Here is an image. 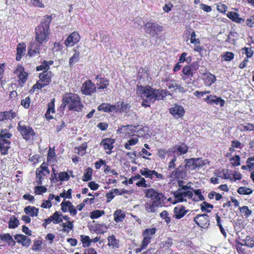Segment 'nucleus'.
<instances>
[{"instance_id": "nucleus-1", "label": "nucleus", "mask_w": 254, "mask_h": 254, "mask_svg": "<svg viewBox=\"0 0 254 254\" xmlns=\"http://www.w3.org/2000/svg\"><path fill=\"white\" fill-rule=\"evenodd\" d=\"M137 93L142 97L146 98L148 100L154 101L155 100H163L167 96V91L163 89H154L150 86H137Z\"/></svg>"}, {"instance_id": "nucleus-2", "label": "nucleus", "mask_w": 254, "mask_h": 254, "mask_svg": "<svg viewBox=\"0 0 254 254\" xmlns=\"http://www.w3.org/2000/svg\"><path fill=\"white\" fill-rule=\"evenodd\" d=\"M51 21L50 16H46L41 23L35 29V40L38 42L45 43L48 41L50 33L49 25Z\"/></svg>"}, {"instance_id": "nucleus-3", "label": "nucleus", "mask_w": 254, "mask_h": 254, "mask_svg": "<svg viewBox=\"0 0 254 254\" xmlns=\"http://www.w3.org/2000/svg\"><path fill=\"white\" fill-rule=\"evenodd\" d=\"M183 183L182 181L178 182L179 188L173 193L175 200L174 203L187 201V198H191L193 196V188L190 183L186 185H183Z\"/></svg>"}, {"instance_id": "nucleus-4", "label": "nucleus", "mask_w": 254, "mask_h": 254, "mask_svg": "<svg viewBox=\"0 0 254 254\" xmlns=\"http://www.w3.org/2000/svg\"><path fill=\"white\" fill-rule=\"evenodd\" d=\"M61 107L64 108L67 105H69L70 110L80 112L82 110L83 105L80 101V98L76 95L71 93L65 94L63 98Z\"/></svg>"}, {"instance_id": "nucleus-5", "label": "nucleus", "mask_w": 254, "mask_h": 254, "mask_svg": "<svg viewBox=\"0 0 254 254\" xmlns=\"http://www.w3.org/2000/svg\"><path fill=\"white\" fill-rule=\"evenodd\" d=\"M145 197L150 198V200L160 207L163 206L165 203L166 197L165 195L153 189L145 190Z\"/></svg>"}, {"instance_id": "nucleus-6", "label": "nucleus", "mask_w": 254, "mask_h": 254, "mask_svg": "<svg viewBox=\"0 0 254 254\" xmlns=\"http://www.w3.org/2000/svg\"><path fill=\"white\" fill-rule=\"evenodd\" d=\"M11 134L8 132L7 129L1 130L0 133V151L2 154L7 153L9 148L10 141L8 140L10 138Z\"/></svg>"}, {"instance_id": "nucleus-7", "label": "nucleus", "mask_w": 254, "mask_h": 254, "mask_svg": "<svg viewBox=\"0 0 254 254\" xmlns=\"http://www.w3.org/2000/svg\"><path fill=\"white\" fill-rule=\"evenodd\" d=\"M144 29L147 34L150 36L155 37L159 35L163 31V27L156 22L149 21L145 24Z\"/></svg>"}, {"instance_id": "nucleus-8", "label": "nucleus", "mask_w": 254, "mask_h": 254, "mask_svg": "<svg viewBox=\"0 0 254 254\" xmlns=\"http://www.w3.org/2000/svg\"><path fill=\"white\" fill-rule=\"evenodd\" d=\"M44 43H41L35 40L34 41L31 42L28 47V55L30 57L35 56L36 55L39 54L43 49L45 51V49L44 46L43 45Z\"/></svg>"}, {"instance_id": "nucleus-9", "label": "nucleus", "mask_w": 254, "mask_h": 254, "mask_svg": "<svg viewBox=\"0 0 254 254\" xmlns=\"http://www.w3.org/2000/svg\"><path fill=\"white\" fill-rule=\"evenodd\" d=\"M88 48L84 45L83 46H77L74 49V54L69 59V63L72 65L76 63L79 59L80 55H86L87 53Z\"/></svg>"}, {"instance_id": "nucleus-10", "label": "nucleus", "mask_w": 254, "mask_h": 254, "mask_svg": "<svg viewBox=\"0 0 254 254\" xmlns=\"http://www.w3.org/2000/svg\"><path fill=\"white\" fill-rule=\"evenodd\" d=\"M81 91L85 95L91 96L96 91V88L95 84L89 80L82 84Z\"/></svg>"}, {"instance_id": "nucleus-11", "label": "nucleus", "mask_w": 254, "mask_h": 254, "mask_svg": "<svg viewBox=\"0 0 254 254\" xmlns=\"http://www.w3.org/2000/svg\"><path fill=\"white\" fill-rule=\"evenodd\" d=\"M156 228L146 229L143 232V239L141 242L143 248H147L148 245L151 242L153 236L155 234Z\"/></svg>"}, {"instance_id": "nucleus-12", "label": "nucleus", "mask_w": 254, "mask_h": 254, "mask_svg": "<svg viewBox=\"0 0 254 254\" xmlns=\"http://www.w3.org/2000/svg\"><path fill=\"white\" fill-rule=\"evenodd\" d=\"M18 129L25 139H29L34 134V130L32 128L24 125H22L21 123H19Z\"/></svg>"}, {"instance_id": "nucleus-13", "label": "nucleus", "mask_w": 254, "mask_h": 254, "mask_svg": "<svg viewBox=\"0 0 254 254\" xmlns=\"http://www.w3.org/2000/svg\"><path fill=\"white\" fill-rule=\"evenodd\" d=\"M186 167L190 169H195L197 168L202 167L204 164V162L200 158H190L186 159Z\"/></svg>"}, {"instance_id": "nucleus-14", "label": "nucleus", "mask_w": 254, "mask_h": 254, "mask_svg": "<svg viewBox=\"0 0 254 254\" xmlns=\"http://www.w3.org/2000/svg\"><path fill=\"white\" fill-rule=\"evenodd\" d=\"M195 223L201 228H206L209 224L208 215L207 214H199L194 218Z\"/></svg>"}, {"instance_id": "nucleus-15", "label": "nucleus", "mask_w": 254, "mask_h": 254, "mask_svg": "<svg viewBox=\"0 0 254 254\" xmlns=\"http://www.w3.org/2000/svg\"><path fill=\"white\" fill-rule=\"evenodd\" d=\"M207 103L210 105H219L221 107L224 106L225 101L221 97H217L215 95H210L207 96L205 99Z\"/></svg>"}, {"instance_id": "nucleus-16", "label": "nucleus", "mask_w": 254, "mask_h": 254, "mask_svg": "<svg viewBox=\"0 0 254 254\" xmlns=\"http://www.w3.org/2000/svg\"><path fill=\"white\" fill-rule=\"evenodd\" d=\"M80 39V37L77 32H73L66 38L64 41V44L66 47L73 46L78 43Z\"/></svg>"}, {"instance_id": "nucleus-17", "label": "nucleus", "mask_w": 254, "mask_h": 254, "mask_svg": "<svg viewBox=\"0 0 254 254\" xmlns=\"http://www.w3.org/2000/svg\"><path fill=\"white\" fill-rule=\"evenodd\" d=\"M140 173L141 175L145 176L147 178L153 179L155 176L156 178L162 179L163 175L158 173L155 170H151L148 168H144L140 170Z\"/></svg>"}, {"instance_id": "nucleus-18", "label": "nucleus", "mask_w": 254, "mask_h": 254, "mask_svg": "<svg viewBox=\"0 0 254 254\" xmlns=\"http://www.w3.org/2000/svg\"><path fill=\"white\" fill-rule=\"evenodd\" d=\"M16 116V113L12 111H5L0 113V125L3 123H6L8 120H11Z\"/></svg>"}, {"instance_id": "nucleus-19", "label": "nucleus", "mask_w": 254, "mask_h": 254, "mask_svg": "<svg viewBox=\"0 0 254 254\" xmlns=\"http://www.w3.org/2000/svg\"><path fill=\"white\" fill-rule=\"evenodd\" d=\"M170 113L176 118H180L183 116L185 113L184 108L180 105H175L169 109Z\"/></svg>"}, {"instance_id": "nucleus-20", "label": "nucleus", "mask_w": 254, "mask_h": 254, "mask_svg": "<svg viewBox=\"0 0 254 254\" xmlns=\"http://www.w3.org/2000/svg\"><path fill=\"white\" fill-rule=\"evenodd\" d=\"M52 75L51 71L44 70L39 74L40 81L44 83V85H48L51 81Z\"/></svg>"}, {"instance_id": "nucleus-21", "label": "nucleus", "mask_w": 254, "mask_h": 254, "mask_svg": "<svg viewBox=\"0 0 254 254\" xmlns=\"http://www.w3.org/2000/svg\"><path fill=\"white\" fill-rule=\"evenodd\" d=\"M96 85L98 89H104L106 88L109 85V80L105 78L101 77L97 75L96 77Z\"/></svg>"}, {"instance_id": "nucleus-22", "label": "nucleus", "mask_w": 254, "mask_h": 254, "mask_svg": "<svg viewBox=\"0 0 254 254\" xmlns=\"http://www.w3.org/2000/svg\"><path fill=\"white\" fill-rule=\"evenodd\" d=\"M159 207H161L151 200L148 201L145 204V209L148 213H156Z\"/></svg>"}, {"instance_id": "nucleus-23", "label": "nucleus", "mask_w": 254, "mask_h": 254, "mask_svg": "<svg viewBox=\"0 0 254 254\" xmlns=\"http://www.w3.org/2000/svg\"><path fill=\"white\" fill-rule=\"evenodd\" d=\"M14 239L18 243H21L23 246L29 247L31 240L27 237L22 234H17L14 236Z\"/></svg>"}, {"instance_id": "nucleus-24", "label": "nucleus", "mask_w": 254, "mask_h": 254, "mask_svg": "<svg viewBox=\"0 0 254 254\" xmlns=\"http://www.w3.org/2000/svg\"><path fill=\"white\" fill-rule=\"evenodd\" d=\"M108 245L112 249L116 250L120 247V241L116 239L114 235L109 236L108 237Z\"/></svg>"}, {"instance_id": "nucleus-25", "label": "nucleus", "mask_w": 254, "mask_h": 254, "mask_svg": "<svg viewBox=\"0 0 254 254\" xmlns=\"http://www.w3.org/2000/svg\"><path fill=\"white\" fill-rule=\"evenodd\" d=\"M188 210H185V207L183 206H177L174 209L175 217L176 219H181L185 216Z\"/></svg>"}, {"instance_id": "nucleus-26", "label": "nucleus", "mask_w": 254, "mask_h": 254, "mask_svg": "<svg viewBox=\"0 0 254 254\" xmlns=\"http://www.w3.org/2000/svg\"><path fill=\"white\" fill-rule=\"evenodd\" d=\"M114 143V139L110 138H107L102 140L100 143V145L103 146L105 150H109L110 151L113 148V144Z\"/></svg>"}, {"instance_id": "nucleus-27", "label": "nucleus", "mask_w": 254, "mask_h": 254, "mask_svg": "<svg viewBox=\"0 0 254 254\" xmlns=\"http://www.w3.org/2000/svg\"><path fill=\"white\" fill-rule=\"evenodd\" d=\"M227 16L232 21L237 23H242L245 21V19L240 17L238 13L234 11L228 12Z\"/></svg>"}, {"instance_id": "nucleus-28", "label": "nucleus", "mask_w": 254, "mask_h": 254, "mask_svg": "<svg viewBox=\"0 0 254 254\" xmlns=\"http://www.w3.org/2000/svg\"><path fill=\"white\" fill-rule=\"evenodd\" d=\"M54 103L55 99H53L51 102L48 104V108L45 114V116L48 120H50L54 118L53 115L55 113Z\"/></svg>"}, {"instance_id": "nucleus-29", "label": "nucleus", "mask_w": 254, "mask_h": 254, "mask_svg": "<svg viewBox=\"0 0 254 254\" xmlns=\"http://www.w3.org/2000/svg\"><path fill=\"white\" fill-rule=\"evenodd\" d=\"M116 108L115 105H111L108 103H102L100 105H99L97 110L99 111H102L105 112L110 113L113 111H115Z\"/></svg>"}, {"instance_id": "nucleus-30", "label": "nucleus", "mask_w": 254, "mask_h": 254, "mask_svg": "<svg viewBox=\"0 0 254 254\" xmlns=\"http://www.w3.org/2000/svg\"><path fill=\"white\" fill-rule=\"evenodd\" d=\"M24 212L27 215L34 217L38 215L39 209L34 206H27L24 208Z\"/></svg>"}, {"instance_id": "nucleus-31", "label": "nucleus", "mask_w": 254, "mask_h": 254, "mask_svg": "<svg viewBox=\"0 0 254 254\" xmlns=\"http://www.w3.org/2000/svg\"><path fill=\"white\" fill-rule=\"evenodd\" d=\"M15 73L18 74L19 80H21L22 83L25 81L28 74L26 72L23 71V68L22 66H20L18 67V68L15 70Z\"/></svg>"}, {"instance_id": "nucleus-32", "label": "nucleus", "mask_w": 254, "mask_h": 254, "mask_svg": "<svg viewBox=\"0 0 254 254\" xmlns=\"http://www.w3.org/2000/svg\"><path fill=\"white\" fill-rule=\"evenodd\" d=\"M125 212L121 209L117 210L114 212V220L117 222H122L125 218Z\"/></svg>"}, {"instance_id": "nucleus-33", "label": "nucleus", "mask_w": 254, "mask_h": 254, "mask_svg": "<svg viewBox=\"0 0 254 254\" xmlns=\"http://www.w3.org/2000/svg\"><path fill=\"white\" fill-rule=\"evenodd\" d=\"M177 150L176 154L180 156L186 153L188 151V147L185 144L182 143L175 147Z\"/></svg>"}, {"instance_id": "nucleus-34", "label": "nucleus", "mask_w": 254, "mask_h": 254, "mask_svg": "<svg viewBox=\"0 0 254 254\" xmlns=\"http://www.w3.org/2000/svg\"><path fill=\"white\" fill-rule=\"evenodd\" d=\"M115 106L116 108L115 110V112H120V113L126 112L128 108H129L127 104H125L123 102H118Z\"/></svg>"}, {"instance_id": "nucleus-35", "label": "nucleus", "mask_w": 254, "mask_h": 254, "mask_svg": "<svg viewBox=\"0 0 254 254\" xmlns=\"http://www.w3.org/2000/svg\"><path fill=\"white\" fill-rule=\"evenodd\" d=\"M0 238L1 240L6 241L7 243L9 244V245L14 246L15 244V241L13 240V238L9 235V234H4L2 235H0Z\"/></svg>"}, {"instance_id": "nucleus-36", "label": "nucleus", "mask_w": 254, "mask_h": 254, "mask_svg": "<svg viewBox=\"0 0 254 254\" xmlns=\"http://www.w3.org/2000/svg\"><path fill=\"white\" fill-rule=\"evenodd\" d=\"M41 171L39 172L41 173V175L43 176L48 175L50 173V170L47 166V164L45 162H43L41 166L37 169L36 171Z\"/></svg>"}, {"instance_id": "nucleus-37", "label": "nucleus", "mask_w": 254, "mask_h": 254, "mask_svg": "<svg viewBox=\"0 0 254 254\" xmlns=\"http://www.w3.org/2000/svg\"><path fill=\"white\" fill-rule=\"evenodd\" d=\"M87 147V143H83L79 147L74 149L75 152L78 153L80 155L83 156L86 153Z\"/></svg>"}, {"instance_id": "nucleus-38", "label": "nucleus", "mask_w": 254, "mask_h": 254, "mask_svg": "<svg viewBox=\"0 0 254 254\" xmlns=\"http://www.w3.org/2000/svg\"><path fill=\"white\" fill-rule=\"evenodd\" d=\"M19 220L14 216H12L10 218L8 222V227L9 228H15L19 225Z\"/></svg>"}, {"instance_id": "nucleus-39", "label": "nucleus", "mask_w": 254, "mask_h": 254, "mask_svg": "<svg viewBox=\"0 0 254 254\" xmlns=\"http://www.w3.org/2000/svg\"><path fill=\"white\" fill-rule=\"evenodd\" d=\"M92 169L91 168H88L86 169L82 180L84 182H87L92 179Z\"/></svg>"}, {"instance_id": "nucleus-40", "label": "nucleus", "mask_w": 254, "mask_h": 254, "mask_svg": "<svg viewBox=\"0 0 254 254\" xmlns=\"http://www.w3.org/2000/svg\"><path fill=\"white\" fill-rule=\"evenodd\" d=\"M25 47L19 44L17 48V56L16 58V60L19 61L21 59L22 56L25 54Z\"/></svg>"}, {"instance_id": "nucleus-41", "label": "nucleus", "mask_w": 254, "mask_h": 254, "mask_svg": "<svg viewBox=\"0 0 254 254\" xmlns=\"http://www.w3.org/2000/svg\"><path fill=\"white\" fill-rule=\"evenodd\" d=\"M237 192L240 194L250 195L253 192V190L250 188L241 187L238 189Z\"/></svg>"}, {"instance_id": "nucleus-42", "label": "nucleus", "mask_w": 254, "mask_h": 254, "mask_svg": "<svg viewBox=\"0 0 254 254\" xmlns=\"http://www.w3.org/2000/svg\"><path fill=\"white\" fill-rule=\"evenodd\" d=\"M80 237L83 246L84 247H89L92 242V240L90 239L89 237L85 235H81Z\"/></svg>"}, {"instance_id": "nucleus-43", "label": "nucleus", "mask_w": 254, "mask_h": 254, "mask_svg": "<svg viewBox=\"0 0 254 254\" xmlns=\"http://www.w3.org/2000/svg\"><path fill=\"white\" fill-rule=\"evenodd\" d=\"M61 216H62V213H59V212L56 211L50 217L52 219V221H53L54 224H58L62 222L63 221L62 219L61 218Z\"/></svg>"}, {"instance_id": "nucleus-44", "label": "nucleus", "mask_w": 254, "mask_h": 254, "mask_svg": "<svg viewBox=\"0 0 254 254\" xmlns=\"http://www.w3.org/2000/svg\"><path fill=\"white\" fill-rule=\"evenodd\" d=\"M105 214L103 210H96L92 211L90 214V218L92 219H97Z\"/></svg>"}, {"instance_id": "nucleus-45", "label": "nucleus", "mask_w": 254, "mask_h": 254, "mask_svg": "<svg viewBox=\"0 0 254 254\" xmlns=\"http://www.w3.org/2000/svg\"><path fill=\"white\" fill-rule=\"evenodd\" d=\"M138 139L137 137H133L132 138H130L127 142L125 145V147L126 149L127 150H130V146H132L135 145L137 142H138Z\"/></svg>"}, {"instance_id": "nucleus-46", "label": "nucleus", "mask_w": 254, "mask_h": 254, "mask_svg": "<svg viewBox=\"0 0 254 254\" xmlns=\"http://www.w3.org/2000/svg\"><path fill=\"white\" fill-rule=\"evenodd\" d=\"M243 241L244 243L241 244L242 245H246L250 248H253L254 246V240L250 236H247Z\"/></svg>"}, {"instance_id": "nucleus-47", "label": "nucleus", "mask_w": 254, "mask_h": 254, "mask_svg": "<svg viewBox=\"0 0 254 254\" xmlns=\"http://www.w3.org/2000/svg\"><path fill=\"white\" fill-rule=\"evenodd\" d=\"M240 212L246 217H249L252 214V211L250 210L247 206H244L240 208Z\"/></svg>"}, {"instance_id": "nucleus-48", "label": "nucleus", "mask_w": 254, "mask_h": 254, "mask_svg": "<svg viewBox=\"0 0 254 254\" xmlns=\"http://www.w3.org/2000/svg\"><path fill=\"white\" fill-rule=\"evenodd\" d=\"M201 209L202 211H206L208 212H210V210H209L208 208L212 209L213 207V206L209 203H208L206 202H203L201 204Z\"/></svg>"}, {"instance_id": "nucleus-49", "label": "nucleus", "mask_w": 254, "mask_h": 254, "mask_svg": "<svg viewBox=\"0 0 254 254\" xmlns=\"http://www.w3.org/2000/svg\"><path fill=\"white\" fill-rule=\"evenodd\" d=\"M232 164L234 166H238L240 165V157L239 155H235L230 158Z\"/></svg>"}, {"instance_id": "nucleus-50", "label": "nucleus", "mask_w": 254, "mask_h": 254, "mask_svg": "<svg viewBox=\"0 0 254 254\" xmlns=\"http://www.w3.org/2000/svg\"><path fill=\"white\" fill-rule=\"evenodd\" d=\"M64 228V230L65 232H69V230H72L73 228V223L71 221H67L66 223H63L62 224Z\"/></svg>"}, {"instance_id": "nucleus-51", "label": "nucleus", "mask_w": 254, "mask_h": 254, "mask_svg": "<svg viewBox=\"0 0 254 254\" xmlns=\"http://www.w3.org/2000/svg\"><path fill=\"white\" fill-rule=\"evenodd\" d=\"M30 101L31 100L30 97L27 96L24 99L21 100V105L26 109L29 108L30 104Z\"/></svg>"}, {"instance_id": "nucleus-52", "label": "nucleus", "mask_w": 254, "mask_h": 254, "mask_svg": "<svg viewBox=\"0 0 254 254\" xmlns=\"http://www.w3.org/2000/svg\"><path fill=\"white\" fill-rule=\"evenodd\" d=\"M242 54L246 55L247 58H251L253 54V50L250 48L245 47L242 49Z\"/></svg>"}, {"instance_id": "nucleus-53", "label": "nucleus", "mask_w": 254, "mask_h": 254, "mask_svg": "<svg viewBox=\"0 0 254 254\" xmlns=\"http://www.w3.org/2000/svg\"><path fill=\"white\" fill-rule=\"evenodd\" d=\"M47 190V188L44 186H37L35 188V192L37 194H41L46 192Z\"/></svg>"}, {"instance_id": "nucleus-54", "label": "nucleus", "mask_w": 254, "mask_h": 254, "mask_svg": "<svg viewBox=\"0 0 254 254\" xmlns=\"http://www.w3.org/2000/svg\"><path fill=\"white\" fill-rule=\"evenodd\" d=\"M49 69V64H47V61H44L40 66H38L36 68L37 71L42 70H47Z\"/></svg>"}, {"instance_id": "nucleus-55", "label": "nucleus", "mask_w": 254, "mask_h": 254, "mask_svg": "<svg viewBox=\"0 0 254 254\" xmlns=\"http://www.w3.org/2000/svg\"><path fill=\"white\" fill-rule=\"evenodd\" d=\"M182 72L184 74L187 75H191L192 76L193 74V72L189 65L185 66L183 68Z\"/></svg>"}, {"instance_id": "nucleus-56", "label": "nucleus", "mask_w": 254, "mask_h": 254, "mask_svg": "<svg viewBox=\"0 0 254 254\" xmlns=\"http://www.w3.org/2000/svg\"><path fill=\"white\" fill-rule=\"evenodd\" d=\"M59 178L61 181H67L69 179V176L66 172H62L60 173Z\"/></svg>"}, {"instance_id": "nucleus-57", "label": "nucleus", "mask_w": 254, "mask_h": 254, "mask_svg": "<svg viewBox=\"0 0 254 254\" xmlns=\"http://www.w3.org/2000/svg\"><path fill=\"white\" fill-rule=\"evenodd\" d=\"M67 204H68V206L69 207L68 211L69 212L70 214L73 216L76 215L77 210L75 207L72 205L71 202H67Z\"/></svg>"}, {"instance_id": "nucleus-58", "label": "nucleus", "mask_w": 254, "mask_h": 254, "mask_svg": "<svg viewBox=\"0 0 254 254\" xmlns=\"http://www.w3.org/2000/svg\"><path fill=\"white\" fill-rule=\"evenodd\" d=\"M228 9V7L221 3H219L217 5V10L221 13L225 12Z\"/></svg>"}, {"instance_id": "nucleus-59", "label": "nucleus", "mask_w": 254, "mask_h": 254, "mask_svg": "<svg viewBox=\"0 0 254 254\" xmlns=\"http://www.w3.org/2000/svg\"><path fill=\"white\" fill-rule=\"evenodd\" d=\"M55 157V152L54 149H49L47 156V161H51Z\"/></svg>"}, {"instance_id": "nucleus-60", "label": "nucleus", "mask_w": 254, "mask_h": 254, "mask_svg": "<svg viewBox=\"0 0 254 254\" xmlns=\"http://www.w3.org/2000/svg\"><path fill=\"white\" fill-rule=\"evenodd\" d=\"M67 202H71L69 201H64L62 202L61 204V209L64 212H66L68 211V209H69V207L67 206H68V204H67Z\"/></svg>"}, {"instance_id": "nucleus-61", "label": "nucleus", "mask_w": 254, "mask_h": 254, "mask_svg": "<svg viewBox=\"0 0 254 254\" xmlns=\"http://www.w3.org/2000/svg\"><path fill=\"white\" fill-rule=\"evenodd\" d=\"M62 49V46L59 42L55 43L54 47L52 49L53 53L60 52Z\"/></svg>"}, {"instance_id": "nucleus-62", "label": "nucleus", "mask_w": 254, "mask_h": 254, "mask_svg": "<svg viewBox=\"0 0 254 254\" xmlns=\"http://www.w3.org/2000/svg\"><path fill=\"white\" fill-rule=\"evenodd\" d=\"M71 189H69L66 192L64 190V192L61 193L60 196L62 197H65L67 198L70 199L71 198Z\"/></svg>"}, {"instance_id": "nucleus-63", "label": "nucleus", "mask_w": 254, "mask_h": 254, "mask_svg": "<svg viewBox=\"0 0 254 254\" xmlns=\"http://www.w3.org/2000/svg\"><path fill=\"white\" fill-rule=\"evenodd\" d=\"M224 60L226 61H230L234 58V54L231 52H226L223 56Z\"/></svg>"}, {"instance_id": "nucleus-64", "label": "nucleus", "mask_w": 254, "mask_h": 254, "mask_svg": "<svg viewBox=\"0 0 254 254\" xmlns=\"http://www.w3.org/2000/svg\"><path fill=\"white\" fill-rule=\"evenodd\" d=\"M244 130L254 131V125L250 123H247L243 126Z\"/></svg>"}]
</instances>
